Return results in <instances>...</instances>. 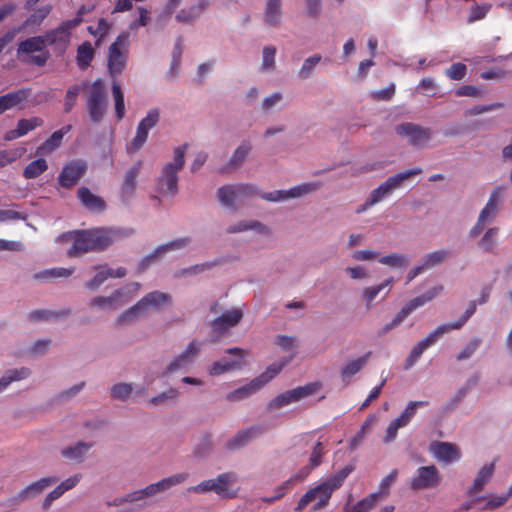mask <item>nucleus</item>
Listing matches in <instances>:
<instances>
[{
	"label": "nucleus",
	"mask_w": 512,
	"mask_h": 512,
	"mask_svg": "<svg viewBox=\"0 0 512 512\" xmlns=\"http://www.w3.org/2000/svg\"><path fill=\"white\" fill-rule=\"evenodd\" d=\"M117 236L115 230L99 227L92 229L73 230L61 235L72 240V246L67 251L70 258L80 257L89 252H99L111 246Z\"/></svg>",
	"instance_id": "1"
},
{
	"label": "nucleus",
	"mask_w": 512,
	"mask_h": 512,
	"mask_svg": "<svg viewBox=\"0 0 512 512\" xmlns=\"http://www.w3.org/2000/svg\"><path fill=\"white\" fill-rule=\"evenodd\" d=\"M86 110L90 121L99 124L104 119L107 107V91L104 81L101 78L88 83L85 93Z\"/></svg>",
	"instance_id": "2"
},
{
	"label": "nucleus",
	"mask_w": 512,
	"mask_h": 512,
	"mask_svg": "<svg viewBox=\"0 0 512 512\" xmlns=\"http://www.w3.org/2000/svg\"><path fill=\"white\" fill-rule=\"evenodd\" d=\"M186 148V144L175 148L173 162L167 163L163 167L162 173L157 182L159 192L171 196L178 193V172L184 167V155Z\"/></svg>",
	"instance_id": "3"
},
{
	"label": "nucleus",
	"mask_w": 512,
	"mask_h": 512,
	"mask_svg": "<svg viewBox=\"0 0 512 512\" xmlns=\"http://www.w3.org/2000/svg\"><path fill=\"white\" fill-rule=\"evenodd\" d=\"M171 295L160 291H152L141 298L135 305L124 311L117 318L119 325L130 322L139 315L146 313L149 309H158L163 305L171 303Z\"/></svg>",
	"instance_id": "4"
},
{
	"label": "nucleus",
	"mask_w": 512,
	"mask_h": 512,
	"mask_svg": "<svg viewBox=\"0 0 512 512\" xmlns=\"http://www.w3.org/2000/svg\"><path fill=\"white\" fill-rule=\"evenodd\" d=\"M443 291V286H435L428 290L426 293L411 299L401 310L395 315V317L388 323H386L378 332L379 336L386 335L389 331L398 327L406 317H408L414 310L422 307L426 303L433 300Z\"/></svg>",
	"instance_id": "5"
},
{
	"label": "nucleus",
	"mask_w": 512,
	"mask_h": 512,
	"mask_svg": "<svg viewBox=\"0 0 512 512\" xmlns=\"http://www.w3.org/2000/svg\"><path fill=\"white\" fill-rule=\"evenodd\" d=\"M258 195V188L252 184L224 185L217 191L220 203L236 210V202Z\"/></svg>",
	"instance_id": "6"
},
{
	"label": "nucleus",
	"mask_w": 512,
	"mask_h": 512,
	"mask_svg": "<svg viewBox=\"0 0 512 512\" xmlns=\"http://www.w3.org/2000/svg\"><path fill=\"white\" fill-rule=\"evenodd\" d=\"M129 35L121 33L110 45L108 52V71L112 77L120 74L128 59Z\"/></svg>",
	"instance_id": "7"
},
{
	"label": "nucleus",
	"mask_w": 512,
	"mask_h": 512,
	"mask_svg": "<svg viewBox=\"0 0 512 512\" xmlns=\"http://www.w3.org/2000/svg\"><path fill=\"white\" fill-rule=\"evenodd\" d=\"M236 474L227 472L220 474L216 479H209L201 482L196 486L190 487L188 490L195 493H206L214 491L218 495L225 498H234L235 492L229 491V485L236 481Z\"/></svg>",
	"instance_id": "8"
},
{
	"label": "nucleus",
	"mask_w": 512,
	"mask_h": 512,
	"mask_svg": "<svg viewBox=\"0 0 512 512\" xmlns=\"http://www.w3.org/2000/svg\"><path fill=\"white\" fill-rule=\"evenodd\" d=\"M421 173L422 169L420 167H416L389 177L384 183L371 192L369 196L370 204L379 203L389 196L395 189L399 188L405 180Z\"/></svg>",
	"instance_id": "9"
},
{
	"label": "nucleus",
	"mask_w": 512,
	"mask_h": 512,
	"mask_svg": "<svg viewBox=\"0 0 512 512\" xmlns=\"http://www.w3.org/2000/svg\"><path fill=\"white\" fill-rule=\"evenodd\" d=\"M319 389L317 383H309L305 386H300L292 390L285 391L277 395L268 403V410L280 409L291 403L298 402L308 396L314 395Z\"/></svg>",
	"instance_id": "10"
},
{
	"label": "nucleus",
	"mask_w": 512,
	"mask_h": 512,
	"mask_svg": "<svg viewBox=\"0 0 512 512\" xmlns=\"http://www.w3.org/2000/svg\"><path fill=\"white\" fill-rule=\"evenodd\" d=\"M428 405L427 401H410L401 414L390 422L388 425L385 436L383 438L384 443H390L397 437L398 430L406 427L416 414L418 408L425 407Z\"/></svg>",
	"instance_id": "11"
},
{
	"label": "nucleus",
	"mask_w": 512,
	"mask_h": 512,
	"mask_svg": "<svg viewBox=\"0 0 512 512\" xmlns=\"http://www.w3.org/2000/svg\"><path fill=\"white\" fill-rule=\"evenodd\" d=\"M82 19L80 17L72 20L64 21L59 27L48 31L43 35L46 46H55L59 52H64L70 41V30L80 24Z\"/></svg>",
	"instance_id": "12"
},
{
	"label": "nucleus",
	"mask_w": 512,
	"mask_h": 512,
	"mask_svg": "<svg viewBox=\"0 0 512 512\" xmlns=\"http://www.w3.org/2000/svg\"><path fill=\"white\" fill-rule=\"evenodd\" d=\"M188 478L187 473H179L170 477L164 478L157 483L148 485L146 488L134 491L128 494L125 501L136 502L142 500L145 497L155 495L158 492L165 491L174 485L183 483Z\"/></svg>",
	"instance_id": "13"
},
{
	"label": "nucleus",
	"mask_w": 512,
	"mask_h": 512,
	"mask_svg": "<svg viewBox=\"0 0 512 512\" xmlns=\"http://www.w3.org/2000/svg\"><path fill=\"white\" fill-rule=\"evenodd\" d=\"M158 122L159 111L157 109L150 110L146 117L139 122L134 138L127 145L126 149L129 154H133L142 148L147 141L149 131L154 128Z\"/></svg>",
	"instance_id": "14"
},
{
	"label": "nucleus",
	"mask_w": 512,
	"mask_h": 512,
	"mask_svg": "<svg viewBox=\"0 0 512 512\" xmlns=\"http://www.w3.org/2000/svg\"><path fill=\"white\" fill-rule=\"evenodd\" d=\"M441 475L435 465L421 466L416 470L410 481L413 490H426L437 487L441 482Z\"/></svg>",
	"instance_id": "15"
},
{
	"label": "nucleus",
	"mask_w": 512,
	"mask_h": 512,
	"mask_svg": "<svg viewBox=\"0 0 512 512\" xmlns=\"http://www.w3.org/2000/svg\"><path fill=\"white\" fill-rule=\"evenodd\" d=\"M396 133L400 136L407 137L409 144L415 147H424L432 138L430 128L406 122L395 128Z\"/></svg>",
	"instance_id": "16"
},
{
	"label": "nucleus",
	"mask_w": 512,
	"mask_h": 512,
	"mask_svg": "<svg viewBox=\"0 0 512 512\" xmlns=\"http://www.w3.org/2000/svg\"><path fill=\"white\" fill-rule=\"evenodd\" d=\"M87 171V163L77 159L66 163L58 176V183L61 187L70 189L75 186Z\"/></svg>",
	"instance_id": "17"
},
{
	"label": "nucleus",
	"mask_w": 512,
	"mask_h": 512,
	"mask_svg": "<svg viewBox=\"0 0 512 512\" xmlns=\"http://www.w3.org/2000/svg\"><path fill=\"white\" fill-rule=\"evenodd\" d=\"M319 188V184L317 183H304L298 186H295L287 191L285 190H277L269 193H262L260 197L266 201L270 202H278L283 201L289 198H298L304 195H307L311 192L316 191Z\"/></svg>",
	"instance_id": "18"
},
{
	"label": "nucleus",
	"mask_w": 512,
	"mask_h": 512,
	"mask_svg": "<svg viewBox=\"0 0 512 512\" xmlns=\"http://www.w3.org/2000/svg\"><path fill=\"white\" fill-rule=\"evenodd\" d=\"M430 453L440 462L450 464L461 458V453L455 444L435 441L431 443Z\"/></svg>",
	"instance_id": "19"
},
{
	"label": "nucleus",
	"mask_w": 512,
	"mask_h": 512,
	"mask_svg": "<svg viewBox=\"0 0 512 512\" xmlns=\"http://www.w3.org/2000/svg\"><path fill=\"white\" fill-rule=\"evenodd\" d=\"M242 318V310L234 308L222 313L218 318L214 319L211 323V328L214 333L221 335L236 326Z\"/></svg>",
	"instance_id": "20"
},
{
	"label": "nucleus",
	"mask_w": 512,
	"mask_h": 512,
	"mask_svg": "<svg viewBox=\"0 0 512 512\" xmlns=\"http://www.w3.org/2000/svg\"><path fill=\"white\" fill-rule=\"evenodd\" d=\"M352 471L353 468L351 466H345L337 474L327 478L324 482L319 484L323 491L322 504L329 503L332 493L343 485L345 479Z\"/></svg>",
	"instance_id": "21"
},
{
	"label": "nucleus",
	"mask_w": 512,
	"mask_h": 512,
	"mask_svg": "<svg viewBox=\"0 0 512 512\" xmlns=\"http://www.w3.org/2000/svg\"><path fill=\"white\" fill-rule=\"evenodd\" d=\"M143 161L138 160L125 174L120 188V197L123 201L130 199L137 187V178L142 169Z\"/></svg>",
	"instance_id": "22"
},
{
	"label": "nucleus",
	"mask_w": 512,
	"mask_h": 512,
	"mask_svg": "<svg viewBox=\"0 0 512 512\" xmlns=\"http://www.w3.org/2000/svg\"><path fill=\"white\" fill-rule=\"evenodd\" d=\"M30 95V88H22L0 96V114L15 107L23 108V103L28 100Z\"/></svg>",
	"instance_id": "23"
},
{
	"label": "nucleus",
	"mask_w": 512,
	"mask_h": 512,
	"mask_svg": "<svg viewBox=\"0 0 512 512\" xmlns=\"http://www.w3.org/2000/svg\"><path fill=\"white\" fill-rule=\"evenodd\" d=\"M505 188L497 186L491 193L488 202L481 210L479 217L481 221L491 222L497 216L499 205L502 203V196Z\"/></svg>",
	"instance_id": "24"
},
{
	"label": "nucleus",
	"mask_w": 512,
	"mask_h": 512,
	"mask_svg": "<svg viewBox=\"0 0 512 512\" xmlns=\"http://www.w3.org/2000/svg\"><path fill=\"white\" fill-rule=\"evenodd\" d=\"M190 243H191V238L184 237V238H179V239L170 241L166 244L160 245L155 249L154 252H152L151 254H149L142 260V262L140 264V268L142 270L146 269L150 265V263L155 258L159 257L160 255H162L168 251L183 249L186 246H188Z\"/></svg>",
	"instance_id": "25"
},
{
	"label": "nucleus",
	"mask_w": 512,
	"mask_h": 512,
	"mask_svg": "<svg viewBox=\"0 0 512 512\" xmlns=\"http://www.w3.org/2000/svg\"><path fill=\"white\" fill-rule=\"evenodd\" d=\"M226 353L237 355L238 360H235V361L220 360V361L214 362L209 371L211 375L217 376V375L223 374L227 371L240 368L242 366V364H243L242 360L245 356V351L243 349L229 348L226 350Z\"/></svg>",
	"instance_id": "26"
},
{
	"label": "nucleus",
	"mask_w": 512,
	"mask_h": 512,
	"mask_svg": "<svg viewBox=\"0 0 512 512\" xmlns=\"http://www.w3.org/2000/svg\"><path fill=\"white\" fill-rule=\"evenodd\" d=\"M199 350L200 344L196 341H191L185 351L177 356L173 361H171L166 369V372L173 373L188 366L199 353Z\"/></svg>",
	"instance_id": "27"
},
{
	"label": "nucleus",
	"mask_w": 512,
	"mask_h": 512,
	"mask_svg": "<svg viewBox=\"0 0 512 512\" xmlns=\"http://www.w3.org/2000/svg\"><path fill=\"white\" fill-rule=\"evenodd\" d=\"M263 432L264 428L258 425L239 431L231 440H229L226 443V447L229 450H234L243 447L252 439L261 435Z\"/></svg>",
	"instance_id": "28"
},
{
	"label": "nucleus",
	"mask_w": 512,
	"mask_h": 512,
	"mask_svg": "<svg viewBox=\"0 0 512 512\" xmlns=\"http://www.w3.org/2000/svg\"><path fill=\"white\" fill-rule=\"evenodd\" d=\"M77 197L82 205L92 212H102L106 208L103 198L93 194L87 187H81L77 191Z\"/></svg>",
	"instance_id": "29"
},
{
	"label": "nucleus",
	"mask_w": 512,
	"mask_h": 512,
	"mask_svg": "<svg viewBox=\"0 0 512 512\" xmlns=\"http://www.w3.org/2000/svg\"><path fill=\"white\" fill-rule=\"evenodd\" d=\"M57 480H58V478L53 477V476L41 478V479L31 483L24 489H22L19 492L17 498H18V500H26V499L35 497V496L41 494L46 488H48L52 484L56 483Z\"/></svg>",
	"instance_id": "30"
},
{
	"label": "nucleus",
	"mask_w": 512,
	"mask_h": 512,
	"mask_svg": "<svg viewBox=\"0 0 512 512\" xmlns=\"http://www.w3.org/2000/svg\"><path fill=\"white\" fill-rule=\"evenodd\" d=\"M495 470V462L484 465L478 472L473 484L468 488L467 493L474 495L481 492L491 480Z\"/></svg>",
	"instance_id": "31"
},
{
	"label": "nucleus",
	"mask_w": 512,
	"mask_h": 512,
	"mask_svg": "<svg viewBox=\"0 0 512 512\" xmlns=\"http://www.w3.org/2000/svg\"><path fill=\"white\" fill-rule=\"evenodd\" d=\"M262 387H263V381L254 378L248 384L230 392L226 396V399L230 402L240 401V400L250 397L257 391H259Z\"/></svg>",
	"instance_id": "32"
},
{
	"label": "nucleus",
	"mask_w": 512,
	"mask_h": 512,
	"mask_svg": "<svg viewBox=\"0 0 512 512\" xmlns=\"http://www.w3.org/2000/svg\"><path fill=\"white\" fill-rule=\"evenodd\" d=\"M372 352L369 351L365 355L348 362L341 370L343 382L349 383L352 376L357 374L367 363Z\"/></svg>",
	"instance_id": "33"
},
{
	"label": "nucleus",
	"mask_w": 512,
	"mask_h": 512,
	"mask_svg": "<svg viewBox=\"0 0 512 512\" xmlns=\"http://www.w3.org/2000/svg\"><path fill=\"white\" fill-rule=\"evenodd\" d=\"M318 494H321V499L315 504L314 510H320L327 506L328 504H322L323 501V491L320 485H317L313 488H310L299 500L296 511L304 510L311 502L317 500Z\"/></svg>",
	"instance_id": "34"
},
{
	"label": "nucleus",
	"mask_w": 512,
	"mask_h": 512,
	"mask_svg": "<svg viewBox=\"0 0 512 512\" xmlns=\"http://www.w3.org/2000/svg\"><path fill=\"white\" fill-rule=\"evenodd\" d=\"M282 15V0H266L264 20L270 26L280 23Z\"/></svg>",
	"instance_id": "35"
},
{
	"label": "nucleus",
	"mask_w": 512,
	"mask_h": 512,
	"mask_svg": "<svg viewBox=\"0 0 512 512\" xmlns=\"http://www.w3.org/2000/svg\"><path fill=\"white\" fill-rule=\"evenodd\" d=\"M71 129L70 125L63 127L60 130L55 131L39 148L38 153L48 154L58 148L63 140V137Z\"/></svg>",
	"instance_id": "36"
},
{
	"label": "nucleus",
	"mask_w": 512,
	"mask_h": 512,
	"mask_svg": "<svg viewBox=\"0 0 512 512\" xmlns=\"http://www.w3.org/2000/svg\"><path fill=\"white\" fill-rule=\"evenodd\" d=\"M46 48V44L43 36H34L21 41L18 45V54H32L35 52L43 51Z\"/></svg>",
	"instance_id": "37"
},
{
	"label": "nucleus",
	"mask_w": 512,
	"mask_h": 512,
	"mask_svg": "<svg viewBox=\"0 0 512 512\" xmlns=\"http://www.w3.org/2000/svg\"><path fill=\"white\" fill-rule=\"evenodd\" d=\"M88 82H82L81 84H75L68 88L64 98V111L70 112L77 103L79 94L87 89Z\"/></svg>",
	"instance_id": "38"
},
{
	"label": "nucleus",
	"mask_w": 512,
	"mask_h": 512,
	"mask_svg": "<svg viewBox=\"0 0 512 512\" xmlns=\"http://www.w3.org/2000/svg\"><path fill=\"white\" fill-rule=\"evenodd\" d=\"M394 281V278L390 277L378 285L364 288L362 291V299L366 302L367 308H370L372 301L379 295V293L385 288L390 287Z\"/></svg>",
	"instance_id": "39"
},
{
	"label": "nucleus",
	"mask_w": 512,
	"mask_h": 512,
	"mask_svg": "<svg viewBox=\"0 0 512 512\" xmlns=\"http://www.w3.org/2000/svg\"><path fill=\"white\" fill-rule=\"evenodd\" d=\"M94 58V49L90 42L82 43L77 49V65L81 69H86Z\"/></svg>",
	"instance_id": "40"
},
{
	"label": "nucleus",
	"mask_w": 512,
	"mask_h": 512,
	"mask_svg": "<svg viewBox=\"0 0 512 512\" xmlns=\"http://www.w3.org/2000/svg\"><path fill=\"white\" fill-rule=\"evenodd\" d=\"M30 375L28 368H19L8 370L5 375L0 378V392L5 390L10 383L27 378Z\"/></svg>",
	"instance_id": "41"
},
{
	"label": "nucleus",
	"mask_w": 512,
	"mask_h": 512,
	"mask_svg": "<svg viewBox=\"0 0 512 512\" xmlns=\"http://www.w3.org/2000/svg\"><path fill=\"white\" fill-rule=\"evenodd\" d=\"M48 169V164L44 158H38L30 162L23 171V176L26 179H34L40 176Z\"/></svg>",
	"instance_id": "42"
},
{
	"label": "nucleus",
	"mask_w": 512,
	"mask_h": 512,
	"mask_svg": "<svg viewBox=\"0 0 512 512\" xmlns=\"http://www.w3.org/2000/svg\"><path fill=\"white\" fill-rule=\"evenodd\" d=\"M91 447L92 444L80 441L74 446L64 448L61 454L66 458L80 461Z\"/></svg>",
	"instance_id": "43"
},
{
	"label": "nucleus",
	"mask_w": 512,
	"mask_h": 512,
	"mask_svg": "<svg viewBox=\"0 0 512 512\" xmlns=\"http://www.w3.org/2000/svg\"><path fill=\"white\" fill-rule=\"evenodd\" d=\"M112 95L115 103V113L117 119L120 121L123 119L125 115V103H124V94L122 92L121 86L118 82H113L112 84Z\"/></svg>",
	"instance_id": "44"
},
{
	"label": "nucleus",
	"mask_w": 512,
	"mask_h": 512,
	"mask_svg": "<svg viewBox=\"0 0 512 512\" xmlns=\"http://www.w3.org/2000/svg\"><path fill=\"white\" fill-rule=\"evenodd\" d=\"M74 272V268L56 267L43 270L35 274L36 279H50V278H68Z\"/></svg>",
	"instance_id": "45"
},
{
	"label": "nucleus",
	"mask_w": 512,
	"mask_h": 512,
	"mask_svg": "<svg viewBox=\"0 0 512 512\" xmlns=\"http://www.w3.org/2000/svg\"><path fill=\"white\" fill-rule=\"evenodd\" d=\"M70 314L69 310H62V311H49V310H34L29 313V320L36 322V321H44L49 320L52 318H60L64 317Z\"/></svg>",
	"instance_id": "46"
},
{
	"label": "nucleus",
	"mask_w": 512,
	"mask_h": 512,
	"mask_svg": "<svg viewBox=\"0 0 512 512\" xmlns=\"http://www.w3.org/2000/svg\"><path fill=\"white\" fill-rule=\"evenodd\" d=\"M250 150L251 145L249 142H243L241 145H239L229 160V166L231 168H237L241 166Z\"/></svg>",
	"instance_id": "47"
},
{
	"label": "nucleus",
	"mask_w": 512,
	"mask_h": 512,
	"mask_svg": "<svg viewBox=\"0 0 512 512\" xmlns=\"http://www.w3.org/2000/svg\"><path fill=\"white\" fill-rule=\"evenodd\" d=\"M122 295L120 290H115L111 296H98L90 301V306H97L101 308L115 309L117 307L116 301Z\"/></svg>",
	"instance_id": "48"
},
{
	"label": "nucleus",
	"mask_w": 512,
	"mask_h": 512,
	"mask_svg": "<svg viewBox=\"0 0 512 512\" xmlns=\"http://www.w3.org/2000/svg\"><path fill=\"white\" fill-rule=\"evenodd\" d=\"M379 262L392 268H405L408 265L409 260L403 254L392 253L379 258Z\"/></svg>",
	"instance_id": "49"
},
{
	"label": "nucleus",
	"mask_w": 512,
	"mask_h": 512,
	"mask_svg": "<svg viewBox=\"0 0 512 512\" xmlns=\"http://www.w3.org/2000/svg\"><path fill=\"white\" fill-rule=\"evenodd\" d=\"M379 499V493H371L367 497L358 501L348 512H370Z\"/></svg>",
	"instance_id": "50"
},
{
	"label": "nucleus",
	"mask_w": 512,
	"mask_h": 512,
	"mask_svg": "<svg viewBox=\"0 0 512 512\" xmlns=\"http://www.w3.org/2000/svg\"><path fill=\"white\" fill-rule=\"evenodd\" d=\"M250 229L264 231L266 227L258 221H240L235 225H231L227 228V233L234 234L239 232H244Z\"/></svg>",
	"instance_id": "51"
},
{
	"label": "nucleus",
	"mask_w": 512,
	"mask_h": 512,
	"mask_svg": "<svg viewBox=\"0 0 512 512\" xmlns=\"http://www.w3.org/2000/svg\"><path fill=\"white\" fill-rule=\"evenodd\" d=\"M454 330L450 324H442L439 325L435 330L430 332L427 337L421 340L423 346H425L427 349L434 345L438 338L442 336L445 333H448L449 331Z\"/></svg>",
	"instance_id": "52"
},
{
	"label": "nucleus",
	"mask_w": 512,
	"mask_h": 512,
	"mask_svg": "<svg viewBox=\"0 0 512 512\" xmlns=\"http://www.w3.org/2000/svg\"><path fill=\"white\" fill-rule=\"evenodd\" d=\"M42 125L43 120L40 117H31L29 119H20L17 123V128L21 136H24L30 131Z\"/></svg>",
	"instance_id": "53"
},
{
	"label": "nucleus",
	"mask_w": 512,
	"mask_h": 512,
	"mask_svg": "<svg viewBox=\"0 0 512 512\" xmlns=\"http://www.w3.org/2000/svg\"><path fill=\"white\" fill-rule=\"evenodd\" d=\"M448 251L446 250H437L434 252H431L427 254L424 258L423 265L425 266L426 270L439 265L444 261V259L448 256Z\"/></svg>",
	"instance_id": "54"
},
{
	"label": "nucleus",
	"mask_w": 512,
	"mask_h": 512,
	"mask_svg": "<svg viewBox=\"0 0 512 512\" xmlns=\"http://www.w3.org/2000/svg\"><path fill=\"white\" fill-rule=\"evenodd\" d=\"M467 74V66L461 62L453 63L445 70V75L451 80H462Z\"/></svg>",
	"instance_id": "55"
},
{
	"label": "nucleus",
	"mask_w": 512,
	"mask_h": 512,
	"mask_svg": "<svg viewBox=\"0 0 512 512\" xmlns=\"http://www.w3.org/2000/svg\"><path fill=\"white\" fill-rule=\"evenodd\" d=\"M325 454L326 450L324 444L321 441H318L310 454L308 465L314 469L317 468L319 465H321L322 458Z\"/></svg>",
	"instance_id": "56"
},
{
	"label": "nucleus",
	"mask_w": 512,
	"mask_h": 512,
	"mask_svg": "<svg viewBox=\"0 0 512 512\" xmlns=\"http://www.w3.org/2000/svg\"><path fill=\"white\" fill-rule=\"evenodd\" d=\"M51 12V6H43L31 14L24 22V26L39 25Z\"/></svg>",
	"instance_id": "57"
},
{
	"label": "nucleus",
	"mask_w": 512,
	"mask_h": 512,
	"mask_svg": "<svg viewBox=\"0 0 512 512\" xmlns=\"http://www.w3.org/2000/svg\"><path fill=\"white\" fill-rule=\"evenodd\" d=\"M293 355L285 362L281 364H272L270 365L265 372H263L261 375L256 377V379H259L263 381V386L267 384L271 379H273L276 375L280 373L282 368L286 365V363L291 360Z\"/></svg>",
	"instance_id": "58"
},
{
	"label": "nucleus",
	"mask_w": 512,
	"mask_h": 512,
	"mask_svg": "<svg viewBox=\"0 0 512 512\" xmlns=\"http://www.w3.org/2000/svg\"><path fill=\"white\" fill-rule=\"evenodd\" d=\"M427 348L423 346L422 342L419 341L411 350L409 356L406 358L404 368L406 370L410 369L414 366V364L417 362V360L421 357L423 352Z\"/></svg>",
	"instance_id": "59"
},
{
	"label": "nucleus",
	"mask_w": 512,
	"mask_h": 512,
	"mask_svg": "<svg viewBox=\"0 0 512 512\" xmlns=\"http://www.w3.org/2000/svg\"><path fill=\"white\" fill-rule=\"evenodd\" d=\"M321 61V56L319 55H314V56H311L309 58H307L302 67L300 68V71H299V76L303 79H306L308 78L313 69L315 68V66Z\"/></svg>",
	"instance_id": "60"
},
{
	"label": "nucleus",
	"mask_w": 512,
	"mask_h": 512,
	"mask_svg": "<svg viewBox=\"0 0 512 512\" xmlns=\"http://www.w3.org/2000/svg\"><path fill=\"white\" fill-rule=\"evenodd\" d=\"M499 229L498 228H489L484 236L479 241V245L485 250V251H492L493 246L495 244V237L498 234Z\"/></svg>",
	"instance_id": "61"
},
{
	"label": "nucleus",
	"mask_w": 512,
	"mask_h": 512,
	"mask_svg": "<svg viewBox=\"0 0 512 512\" xmlns=\"http://www.w3.org/2000/svg\"><path fill=\"white\" fill-rule=\"evenodd\" d=\"M481 340L478 338L472 339L456 356L458 361H463L470 358L475 351L479 348Z\"/></svg>",
	"instance_id": "62"
},
{
	"label": "nucleus",
	"mask_w": 512,
	"mask_h": 512,
	"mask_svg": "<svg viewBox=\"0 0 512 512\" xmlns=\"http://www.w3.org/2000/svg\"><path fill=\"white\" fill-rule=\"evenodd\" d=\"M276 48L267 46L263 49L262 69L270 70L275 67Z\"/></svg>",
	"instance_id": "63"
},
{
	"label": "nucleus",
	"mask_w": 512,
	"mask_h": 512,
	"mask_svg": "<svg viewBox=\"0 0 512 512\" xmlns=\"http://www.w3.org/2000/svg\"><path fill=\"white\" fill-rule=\"evenodd\" d=\"M132 392V386L127 383H118L111 389V395L113 398L124 400L130 396Z\"/></svg>",
	"instance_id": "64"
}]
</instances>
